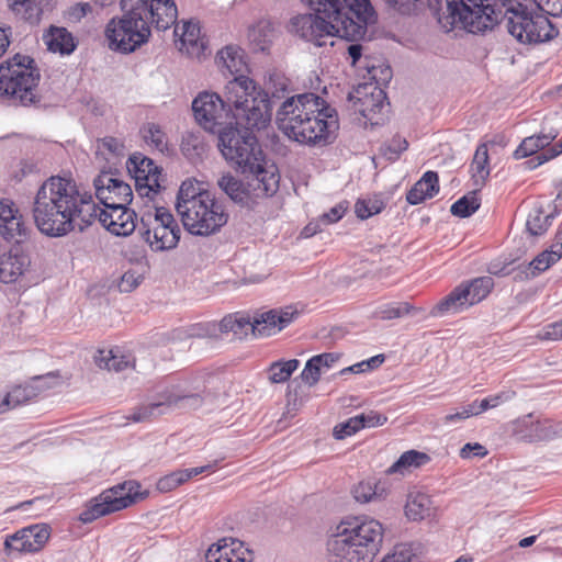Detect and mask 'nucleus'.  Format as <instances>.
<instances>
[{
  "mask_svg": "<svg viewBox=\"0 0 562 562\" xmlns=\"http://www.w3.org/2000/svg\"><path fill=\"white\" fill-rule=\"evenodd\" d=\"M94 362L100 369L121 372L134 364V358L131 355H124L120 349L98 350Z\"/></svg>",
  "mask_w": 562,
  "mask_h": 562,
  "instance_id": "33",
  "label": "nucleus"
},
{
  "mask_svg": "<svg viewBox=\"0 0 562 562\" xmlns=\"http://www.w3.org/2000/svg\"><path fill=\"white\" fill-rule=\"evenodd\" d=\"M180 149L183 156L192 162L202 158L206 150V143L200 133L187 132L182 135Z\"/></svg>",
  "mask_w": 562,
  "mask_h": 562,
  "instance_id": "40",
  "label": "nucleus"
},
{
  "mask_svg": "<svg viewBox=\"0 0 562 562\" xmlns=\"http://www.w3.org/2000/svg\"><path fill=\"white\" fill-rule=\"evenodd\" d=\"M555 137L557 134L552 133L526 137L514 151L515 159H522L527 157L532 159L533 157L548 150Z\"/></svg>",
  "mask_w": 562,
  "mask_h": 562,
  "instance_id": "30",
  "label": "nucleus"
},
{
  "mask_svg": "<svg viewBox=\"0 0 562 562\" xmlns=\"http://www.w3.org/2000/svg\"><path fill=\"white\" fill-rule=\"evenodd\" d=\"M348 100L353 103L355 111L372 125L383 124L390 103L386 102V93L381 87L373 83L360 85L348 94Z\"/></svg>",
  "mask_w": 562,
  "mask_h": 562,
  "instance_id": "18",
  "label": "nucleus"
},
{
  "mask_svg": "<svg viewBox=\"0 0 562 562\" xmlns=\"http://www.w3.org/2000/svg\"><path fill=\"white\" fill-rule=\"evenodd\" d=\"M210 194L209 191L202 190L198 183L191 180L183 181L177 194L176 210L178 214L181 215L189 207L191 209L193 201L198 203V201H202V199L207 198Z\"/></svg>",
  "mask_w": 562,
  "mask_h": 562,
  "instance_id": "35",
  "label": "nucleus"
},
{
  "mask_svg": "<svg viewBox=\"0 0 562 562\" xmlns=\"http://www.w3.org/2000/svg\"><path fill=\"white\" fill-rule=\"evenodd\" d=\"M252 130L255 127L228 124L216 133L222 155L238 172H251L256 165L269 168Z\"/></svg>",
  "mask_w": 562,
  "mask_h": 562,
  "instance_id": "10",
  "label": "nucleus"
},
{
  "mask_svg": "<svg viewBox=\"0 0 562 562\" xmlns=\"http://www.w3.org/2000/svg\"><path fill=\"white\" fill-rule=\"evenodd\" d=\"M183 226L192 235L209 236L218 232L228 221L223 202L212 194L202 201H193L191 209L180 215Z\"/></svg>",
  "mask_w": 562,
  "mask_h": 562,
  "instance_id": "13",
  "label": "nucleus"
},
{
  "mask_svg": "<svg viewBox=\"0 0 562 562\" xmlns=\"http://www.w3.org/2000/svg\"><path fill=\"white\" fill-rule=\"evenodd\" d=\"M510 15L506 18L508 33L521 44H539L553 40L558 36V29L542 14L527 12L522 9L509 7Z\"/></svg>",
  "mask_w": 562,
  "mask_h": 562,
  "instance_id": "12",
  "label": "nucleus"
},
{
  "mask_svg": "<svg viewBox=\"0 0 562 562\" xmlns=\"http://www.w3.org/2000/svg\"><path fill=\"white\" fill-rule=\"evenodd\" d=\"M92 11V7L89 3H77L69 9V19L72 21H80L88 13Z\"/></svg>",
  "mask_w": 562,
  "mask_h": 562,
  "instance_id": "64",
  "label": "nucleus"
},
{
  "mask_svg": "<svg viewBox=\"0 0 562 562\" xmlns=\"http://www.w3.org/2000/svg\"><path fill=\"white\" fill-rule=\"evenodd\" d=\"M513 432L519 441L539 442L553 439L559 429L551 420L536 419L533 414H528L514 423Z\"/></svg>",
  "mask_w": 562,
  "mask_h": 562,
  "instance_id": "23",
  "label": "nucleus"
},
{
  "mask_svg": "<svg viewBox=\"0 0 562 562\" xmlns=\"http://www.w3.org/2000/svg\"><path fill=\"white\" fill-rule=\"evenodd\" d=\"M430 457L425 452L408 450L391 465L389 472L395 473L408 468H419L430 462Z\"/></svg>",
  "mask_w": 562,
  "mask_h": 562,
  "instance_id": "44",
  "label": "nucleus"
},
{
  "mask_svg": "<svg viewBox=\"0 0 562 562\" xmlns=\"http://www.w3.org/2000/svg\"><path fill=\"white\" fill-rule=\"evenodd\" d=\"M41 79L35 60L22 54H15L0 64V97L14 106L38 105Z\"/></svg>",
  "mask_w": 562,
  "mask_h": 562,
  "instance_id": "7",
  "label": "nucleus"
},
{
  "mask_svg": "<svg viewBox=\"0 0 562 562\" xmlns=\"http://www.w3.org/2000/svg\"><path fill=\"white\" fill-rule=\"evenodd\" d=\"M95 220L117 236H128L136 228L137 214L127 206L102 209L95 203Z\"/></svg>",
  "mask_w": 562,
  "mask_h": 562,
  "instance_id": "22",
  "label": "nucleus"
},
{
  "mask_svg": "<svg viewBox=\"0 0 562 562\" xmlns=\"http://www.w3.org/2000/svg\"><path fill=\"white\" fill-rule=\"evenodd\" d=\"M562 154V139L559 143H555L552 145L548 150L544 153L533 157L532 159L526 160L522 166L527 170H533L537 167L541 166L542 164L555 158Z\"/></svg>",
  "mask_w": 562,
  "mask_h": 562,
  "instance_id": "54",
  "label": "nucleus"
},
{
  "mask_svg": "<svg viewBox=\"0 0 562 562\" xmlns=\"http://www.w3.org/2000/svg\"><path fill=\"white\" fill-rule=\"evenodd\" d=\"M383 492L384 490L379 491L378 486L370 482H360L352 488V495L355 499L363 504L374 499H382Z\"/></svg>",
  "mask_w": 562,
  "mask_h": 562,
  "instance_id": "51",
  "label": "nucleus"
},
{
  "mask_svg": "<svg viewBox=\"0 0 562 562\" xmlns=\"http://www.w3.org/2000/svg\"><path fill=\"white\" fill-rule=\"evenodd\" d=\"M95 196L103 205L102 209L127 206L133 201V191L130 184L110 172H102L93 180Z\"/></svg>",
  "mask_w": 562,
  "mask_h": 562,
  "instance_id": "20",
  "label": "nucleus"
},
{
  "mask_svg": "<svg viewBox=\"0 0 562 562\" xmlns=\"http://www.w3.org/2000/svg\"><path fill=\"white\" fill-rule=\"evenodd\" d=\"M240 173L245 177L246 183L228 172L218 178L217 186L241 207L252 209L257 198L271 196L279 189L280 175L274 165H270L269 168L256 165L251 172Z\"/></svg>",
  "mask_w": 562,
  "mask_h": 562,
  "instance_id": "9",
  "label": "nucleus"
},
{
  "mask_svg": "<svg viewBox=\"0 0 562 562\" xmlns=\"http://www.w3.org/2000/svg\"><path fill=\"white\" fill-rule=\"evenodd\" d=\"M234 549H229L226 539L220 540L217 543L212 544L205 554L206 562H245L244 559L236 558Z\"/></svg>",
  "mask_w": 562,
  "mask_h": 562,
  "instance_id": "48",
  "label": "nucleus"
},
{
  "mask_svg": "<svg viewBox=\"0 0 562 562\" xmlns=\"http://www.w3.org/2000/svg\"><path fill=\"white\" fill-rule=\"evenodd\" d=\"M439 192V177L436 171H426L423 177L411 188L406 194V201L417 205L427 199L434 198Z\"/></svg>",
  "mask_w": 562,
  "mask_h": 562,
  "instance_id": "27",
  "label": "nucleus"
},
{
  "mask_svg": "<svg viewBox=\"0 0 562 562\" xmlns=\"http://www.w3.org/2000/svg\"><path fill=\"white\" fill-rule=\"evenodd\" d=\"M276 123L289 138L307 145H326L339 127L338 114L313 92L286 98L276 114Z\"/></svg>",
  "mask_w": 562,
  "mask_h": 562,
  "instance_id": "4",
  "label": "nucleus"
},
{
  "mask_svg": "<svg viewBox=\"0 0 562 562\" xmlns=\"http://www.w3.org/2000/svg\"><path fill=\"white\" fill-rule=\"evenodd\" d=\"M153 203H155V201ZM144 206L147 210L143 211L140 214L139 232L146 241L150 239L151 226L173 228V224H178L173 215L164 206L156 204H154L153 207H148V205L146 206L145 204Z\"/></svg>",
  "mask_w": 562,
  "mask_h": 562,
  "instance_id": "26",
  "label": "nucleus"
},
{
  "mask_svg": "<svg viewBox=\"0 0 562 562\" xmlns=\"http://www.w3.org/2000/svg\"><path fill=\"white\" fill-rule=\"evenodd\" d=\"M173 228L151 226V235L147 241L153 250L161 251L175 248L181 235V228L178 224H173Z\"/></svg>",
  "mask_w": 562,
  "mask_h": 562,
  "instance_id": "34",
  "label": "nucleus"
},
{
  "mask_svg": "<svg viewBox=\"0 0 562 562\" xmlns=\"http://www.w3.org/2000/svg\"><path fill=\"white\" fill-rule=\"evenodd\" d=\"M381 562H419V558L413 543H398Z\"/></svg>",
  "mask_w": 562,
  "mask_h": 562,
  "instance_id": "49",
  "label": "nucleus"
},
{
  "mask_svg": "<svg viewBox=\"0 0 562 562\" xmlns=\"http://www.w3.org/2000/svg\"><path fill=\"white\" fill-rule=\"evenodd\" d=\"M540 340L562 339V319L546 325L537 335Z\"/></svg>",
  "mask_w": 562,
  "mask_h": 562,
  "instance_id": "60",
  "label": "nucleus"
},
{
  "mask_svg": "<svg viewBox=\"0 0 562 562\" xmlns=\"http://www.w3.org/2000/svg\"><path fill=\"white\" fill-rule=\"evenodd\" d=\"M128 172L135 180L138 198L145 203L154 202L161 190L160 178L162 168L139 153L133 154L127 161Z\"/></svg>",
  "mask_w": 562,
  "mask_h": 562,
  "instance_id": "16",
  "label": "nucleus"
},
{
  "mask_svg": "<svg viewBox=\"0 0 562 562\" xmlns=\"http://www.w3.org/2000/svg\"><path fill=\"white\" fill-rule=\"evenodd\" d=\"M313 12L323 14L334 21H344L345 16L352 20L367 19V23L374 21V9L369 0H300Z\"/></svg>",
  "mask_w": 562,
  "mask_h": 562,
  "instance_id": "17",
  "label": "nucleus"
},
{
  "mask_svg": "<svg viewBox=\"0 0 562 562\" xmlns=\"http://www.w3.org/2000/svg\"><path fill=\"white\" fill-rule=\"evenodd\" d=\"M383 537L382 524L373 518L341 521L327 541L330 562H372Z\"/></svg>",
  "mask_w": 562,
  "mask_h": 562,
  "instance_id": "5",
  "label": "nucleus"
},
{
  "mask_svg": "<svg viewBox=\"0 0 562 562\" xmlns=\"http://www.w3.org/2000/svg\"><path fill=\"white\" fill-rule=\"evenodd\" d=\"M554 216L555 211L547 214L542 206H536L528 214L526 231L531 236H541L551 226Z\"/></svg>",
  "mask_w": 562,
  "mask_h": 562,
  "instance_id": "39",
  "label": "nucleus"
},
{
  "mask_svg": "<svg viewBox=\"0 0 562 562\" xmlns=\"http://www.w3.org/2000/svg\"><path fill=\"white\" fill-rule=\"evenodd\" d=\"M101 145L103 148L109 150L113 155H122L124 150V144L112 136H105L101 139Z\"/></svg>",
  "mask_w": 562,
  "mask_h": 562,
  "instance_id": "63",
  "label": "nucleus"
},
{
  "mask_svg": "<svg viewBox=\"0 0 562 562\" xmlns=\"http://www.w3.org/2000/svg\"><path fill=\"white\" fill-rule=\"evenodd\" d=\"M384 207V202L376 196L369 199H359L355 204V212L360 220H367L372 215L382 212Z\"/></svg>",
  "mask_w": 562,
  "mask_h": 562,
  "instance_id": "50",
  "label": "nucleus"
},
{
  "mask_svg": "<svg viewBox=\"0 0 562 562\" xmlns=\"http://www.w3.org/2000/svg\"><path fill=\"white\" fill-rule=\"evenodd\" d=\"M58 384L59 376L50 372L32 378L30 383L12 387L4 395H0V414L31 402L41 392L55 387Z\"/></svg>",
  "mask_w": 562,
  "mask_h": 562,
  "instance_id": "19",
  "label": "nucleus"
},
{
  "mask_svg": "<svg viewBox=\"0 0 562 562\" xmlns=\"http://www.w3.org/2000/svg\"><path fill=\"white\" fill-rule=\"evenodd\" d=\"M29 234L30 228L14 203L9 199H0V236L19 245L27 239Z\"/></svg>",
  "mask_w": 562,
  "mask_h": 562,
  "instance_id": "21",
  "label": "nucleus"
},
{
  "mask_svg": "<svg viewBox=\"0 0 562 562\" xmlns=\"http://www.w3.org/2000/svg\"><path fill=\"white\" fill-rule=\"evenodd\" d=\"M196 122L215 134L228 124L266 128L270 123V103L267 93L256 91V83L247 76L234 77L227 82L224 98L217 93H200L192 102Z\"/></svg>",
  "mask_w": 562,
  "mask_h": 562,
  "instance_id": "1",
  "label": "nucleus"
},
{
  "mask_svg": "<svg viewBox=\"0 0 562 562\" xmlns=\"http://www.w3.org/2000/svg\"><path fill=\"white\" fill-rule=\"evenodd\" d=\"M200 25L196 22L188 21L183 23L181 44L186 47L188 54L199 56L204 49V43L200 37Z\"/></svg>",
  "mask_w": 562,
  "mask_h": 562,
  "instance_id": "41",
  "label": "nucleus"
},
{
  "mask_svg": "<svg viewBox=\"0 0 562 562\" xmlns=\"http://www.w3.org/2000/svg\"><path fill=\"white\" fill-rule=\"evenodd\" d=\"M300 361L297 359H290L286 361L279 360L270 364L268 369L269 381L271 383H283L290 379L292 373L299 368Z\"/></svg>",
  "mask_w": 562,
  "mask_h": 562,
  "instance_id": "46",
  "label": "nucleus"
},
{
  "mask_svg": "<svg viewBox=\"0 0 562 562\" xmlns=\"http://www.w3.org/2000/svg\"><path fill=\"white\" fill-rule=\"evenodd\" d=\"M361 423H362L361 417H357V416L351 417L348 420L336 425L334 428L333 435L336 439L342 440L346 437H349V436L356 434L357 431H359L360 429H362L363 424H361Z\"/></svg>",
  "mask_w": 562,
  "mask_h": 562,
  "instance_id": "55",
  "label": "nucleus"
},
{
  "mask_svg": "<svg viewBox=\"0 0 562 562\" xmlns=\"http://www.w3.org/2000/svg\"><path fill=\"white\" fill-rule=\"evenodd\" d=\"M493 288L494 280L487 276L462 282L432 307L431 315L461 312L483 301Z\"/></svg>",
  "mask_w": 562,
  "mask_h": 562,
  "instance_id": "14",
  "label": "nucleus"
},
{
  "mask_svg": "<svg viewBox=\"0 0 562 562\" xmlns=\"http://www.w3.org/2000/svg\"><path fill=\"white\" fill-rule=\"evenodd\" d=\"M425 0H384V2L397 10L402 14H409L416 9L417 2H424ZM432 14L439 21V18L447 16L446 0H426Z\"/></svg>",
  "mask_w": 562,
  "mask_h": 562,
  "instance_id": "38",
  "label": "nucleus"
},
{
  "mask_svg": "<svg viewBox=\"0 0 562 562\" xmlns=\"http://www.w3.org/2000/svg\"><path fill=\"white\" fill-rule=\"evenodd\" d=\"M430 498L425 494L411 496L405 506V515L411 520H422L430 515Z\"/></svg>",
  "mask_w": 562,
  "mask_h": 562,
  "instance_id": "43",
  "label": "nucleus"
},
{
  "mask_svg": "<svg viewBox=\"0 0 562 562\" xmlns=\"http://www.w3.org/2000/svg\"><path fill=\"white\" fill-rule=\"evenodd\" d=\"M412 306L406 303H385L379 305L372 313V317L381 321H390L407 315Z\"/></svg>",
  "mask_w": 562,
  "mask_h": 562,
  "instance_id": "47",
  "label": "nucleus"
},
{
  "mask_svg": "<svg viewBox=\"0 0 562 562\" xmlns=\"http://www.w3.org/2000/svg\"><path fill=\"white\" fill-rule=\"evenodd\" d=\"M291 32L300 36L302 40L314 44L317 47L327 45L328 41L334 36H339L350 42H357L367 33V19L352 20L345 16L344 21L327 19L323 14L306 13L300 14L291 19ZM330 45L334 42L330 41Z\"/></svg>",
  "mask_w": 562,
  "mask_h": 562,
  "instance_id": "8",
  "label": "nucleus"
},
{
  "mask_svg": "<svg viewBox=\"0 0 562 562\" xmlns=\"http://www.w3.org/2000/svg\"><path fill=\"white\" fill-rule=\"evenodd\" d=\"M521 0H446L447 16L439 18V24L447 32L454 27L469 33H483L492 30L507 14V9H522Z\"/></svg>",
  "mask_w": 562,
  "mask_h": 562,
  "instance_id": "6",
  "label": "nucleus"
},
{
  "mask_svg": "<svg viewBox=\"0 0 562 562\" xmlns=\"http://www.w3.org/2000/svg\"><path fill=\"white\" fill-rule=\"evenodd\" d=\"M49 526L46 524H37L16 531L13 533V539L24 540L22 548L27 549V552L30 553H34L41 551L44 548L45 543L49 539Z\"/></svg>",
  "mask_w": 562,
  "mask_h": 562,
  "instance_id": "28",
  "label": "nucleus"
},
{
  "mask_svg": "<svg viewBox=\"0 0 562 562\" xmlns=\"http://www.w3.org/2000/svg\"><path fill=\"white\" fill-rule=\"evenodd\" d=\"M297 316L299 311L293 306L270 310L254 319L247 314L234 313L225 316L217 327L220 333H232L236 339H244L249 334L269 337L289 326Z\"/></svg>",
  "mask_w": 562,
  "mask_h": 562,
  "instance_id": "11",
  "label": "nucleus"
},
{
  "mask_svg": "<svg viewBox=\"0 0 562 562\" xmlns=\"http://www.w3.org/2000/svg\"><path fill=\"white\" fill-rule=\"evenodd\" d=\"M357 417H361L363 424V428H372L376 426H382L386 423L387 418L386 416L376 413V412H370L369 414H360L357 415Z\"/></svg>",
  "mask_w": 562,
  "mask_h": 562,
  "instance_id": "62",
  "label": "nucleus"
},
{
  "mask_svg": "<svg viewBox=\"0 0 562 562\" xmlns=\"http://www.w3.org/2000/svg\"><path fill=\"white\" fill-rule=\"evenodd\" d=\"M139 487L137 482L128 481L104 491L89 509L80 514V520L91 522L99 517L131 506L137 498H143L138 493Z\"/></svg>",
  "mask_w": 562,
  "mask_h": 562,
  "instance_id": "15",
  "label": "nucleus"
},
{
  "mask_svg": "<svg viewBox=\"0 0 562 562\" xmlns=\"http://www.w3.org/2000/svg\"><path fill=\"white\" fill-rule=\"evenodd\" d=\"M289 88V79L279 72L270 74L269 80L267 82V90H262L261 88H258L256 86V91H262L267 93V98L270 103V119L272 117V106H273V100L274 99H282L285 97V93L288 92Z\"/></svg>",
  "mask_w": 562,
  "mask_h": 562,
  "instance_id": "42",
  "label": "nucleus"
},
{
  "mask_svg": "<svg viewBox=\"0 0 562 562\" xmlns=\"http://www.w3.org/2000/svg\"><path fill=\"white\" fill-rule=\"evenodd\" d=\"M44 40L48 50L60 55H70L77 47V42L66 27L50 26Z\"/></svg>",
  "mask_w": 562,
  "mask_h": 562,
  "instance_id": "29",
  "label": "nucleus"
},
{
  "mask_svg": "<svg viewBox=\"0 0 562 562\" xmlns=\"http://www.w3.org/2000/svg\"><path fill=\"white\" fill-rule=\"evenodd\" d=\"M179 403H182L183 406L196 408L202 404V398L199 394L177 396L170 393L164 400L136 408L128 419L134 423L147 422L151 417L165 414L169 407Z\"/></svg>",
  "mask_w": 562,
  "mask_h": 562,
  "instance_id": "24",
  "label": "nucleus"
},
{
  "mask_svg": "<svg viewBox=\"0 0 562 562\" xmlns=\"http://www.w3.org/2000/svg\"><path fill=\"white\" fill-rule=\"evenodd\" d=\"M10 10L22 20L35 24L42 15V0H7Z\"/></svg>",
  "mask_w": 562,
  "mask_h": 562,
  "instance_id": "37",
  "label": "nucleus"
},
{
  "mask_svg": "<svg viewBox=\"0 0 562 562\" xmlns=\"http://www.w3.org/2000/svg\"><path fill=\"white\" fill-rule=\"evenodd\" d=\"M364 67L368 70L370 79L374 80V86L381 87L387 85L392 79V68L389 65H371L368 58H366Z\"/></svg>",
  "mask_w": 562,
  "mask_h": 562,
  "instance_id": "53",
  "label": "nucleus"
},
{
  "mask_svg": "<svg viewBox=\"0 0 562 562\" xmlns=\"http://www.w3.org/2000/svg\"><path fill=\"white\" fill-rule=\"evenodd\" d=\"M147 144L155 147L160 153L168 150V142L165 132L158 124L148 123L146 126V134L144 136Z\"/></svg>",
  "mask_w": 562,
  "mask_h": 562,
  "instance_id": "52",
  "label": "nucleus"
},
{
  "mask_svg": "<svg viewBox=\"0 0 562 562\" xmlns=\"http://www.w3.org/2000/svg\"><path fill=\"white\" fill-rule=\"evenodd\" d=\"M216 63L220 67L225 68L229 75L235 77L245 76L243 72L247 69L244 59V52L240 47L227 45L216 57Z\"/></svg>",
  "mask_w": 562,
  "mask_h": 562,
  "instance_id": "32",
  "label": "nucleus"
},
{
  "mask_svg": "<svg viewBox=\"0 0 562 562\" xmlns=\"http://www.w3.org/2000/svg\"><path fill=\"white\" fill-rule=\"evenodd\" d=\"M214 464H206L203 467L190 468L184 470L173 471L162 477H160L157 482V490L161 493L170 492L184 482L189 481L193 476L202 474L206 471H210L214 468Z\"/></svg>",
  "mask_w": 562,
  "mask_h": 562,
  "instance_id": "31",
  "label": "nucleus"
},
{
  "mask_svg": "<svg viewBox=\"0 0 562 562\" xmlns=\"http://www.w3.org/2000/svg\"><path fill=\"white\" fill-rule=\"evenodd\" d=\"M347 207L342 203H339L331 207L328 212L324 213L319 217V222L324 223L325 225L336 223L344 216Z\"/></svg>",
  "mask_w": 562,
  "mask_h": 562,
  "instance_id": "61",
  "label": "nucleus"
},
{
  "mask_svg": "<svg viewBox=\"0 0 562 562\" xmlns=\"http://www.w3.org/2000/svg\"><path fill=\"white\" fill-rule=\"evenodd\" d=\"M475 406H476V402H473L471 404H468V405L457 408L454 413L447 414L442 418L443 425L457 424V423H460L471 416H474L475 415Z\"/></svg>",
  "mask_w": 562,
  "mask_h": 562,
  "instance_id": "58",
  "label": "nucleus"
},
{
  "mask_svg": "<svg viewBox=\"0 0 562 562\" xmlns=\"http://www.w3.org/2000/svg\"><path fill=\"white\" fill-rule=\"evenodd\" d=\"M30 265L29 257L16 246L0 255V281L13 283Z\"/></svg>",
  "mask_w": 562,
  "mask_h": 562,
  "instance_id": "25",
  "label": "nucleus"
},
{
  "mask_svg": "<svg viewBox=\"0 0 562 562\" xmlns=\"http://www.w3.org/2000/svg\"><path fill=\"white\" fill-rule=\"evenodd\" d=\"M472 180L476 188L481 189L490 176L488 149L486 144H480L471 162Z\"/></svg>",
  "mask_w": 562,
  "mask_h": 562,
  "instance_id": "36",
  "label": "nucleus"
},
{
  "mask_svg": "<svg viewBox=\"0 0 562 562\" xmlns=\"http://www.w3.org/2000/svg\"><path fill=\"white\" fill-rule=\"evenodd\" d=\"M321 373H322L321 367L318 366V363H316L314 361V358L312 357L305 363V367H304L303 371L301 372L300 376L303 382H305L310 386H313L319 381Z\"/></svg>",
  "mask_w": 562,
  "mask_h": 562,
  "instance_id": "59",
  "label": "nucleus"
},
{
  "mask_svg": "<svg viewBox=\"0 0 562 562\" xmlns=\"http://www.w3.org/2000/svg\"><path fill=\"white\" fill-rule=\"evenodd\" d=\"M32 212L42 234L63 237L94 223L95 201L72 178L52 176L38 188Z\"/></svg>",
  "mask_w": 562,
  "mask_h": 562,
  "instance_id": "2",
  "label": "nucleus"
},
{
  "mask_svg": "<svg viewBox=\"0 0 562 562\" xmlns=\"http://www.w3.org/2000/svg\"><path fill=\"white\" fill-rule=\"evenodd\" d=\"M408 147V142L401 137H393L389 144L385 145L383 155L391 161L398 159L400 155L405 151Z\"/></svg>",
  "mask_w": 562,
  "mask_h": 562,
  "instance_id": "57",
  "label": "nucleus"
},
{
  "mask_svg": "<svg viewBox=\"0 0 562 562\" xmlns=\"http://www.w3.org/2000/svg\"><path fill=\"white\" fill-rule=\"evenodd\" d=\"M121 16L112 18L105 26V37L112 50L135 52L148 43L151 26L158 31L171 27L178 18L173 0H120Z\"/></svg>",
  "mask_w": 562,
  "mask_h": 562,
  "instance_id": "3",
  "label": "nucleus"
},
{
  "mask_svg": "<svg viewBox=\"0 0 562 562\" xmlns=\"http://www.w3.org/2000/svg\"><path fill=\"white\" fill-rule=\"evenodd\" d=\"M558 261V257H554L550 251L544 250L539 254L532 261L529 262V269L531 276L536 277L539 273L549 269L552 265Z\"/></svg>",
  "mask_w": 562,
  "mask_h": 562,
  "instance_id": "56",
  "label": "nucleus"
},
{
  "mask_svg": "<svg viewBox=\"0 0 562 562\" xmlns=\"http://www.w3.org/2000/svg\"><path fill=\"white\" fill-rule=\"evenodd\" d=\"M479 190L477 188L457 200L450 207L451 214L465 218L475 213L480 207V199L477 198Z\"/></svg>",
  "mask_w": 562,
  "mask_h": 562,
  "instance_id": "45",
  "label": "nucleus"
}]
</instances>
